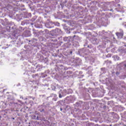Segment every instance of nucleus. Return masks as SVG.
Masks as SVG:
<instances>
[{
    "label": "nucleus",
    "mask_w": 126,
    "mask_h": 126,
    "mask_svg": "<svg viewBox=\"0 0 126 126\" xmlns=\"http://www.w3.org/2000/svg\"><path fill=\"white\" fill-rule=\"evenodd\" d=\"M116 35L119 39H122L124 36V32H116Z\"/></svg>",
    "instance_id": "f257e3e1"
},
{
    "label": "nucleus",
    "mask_w": 126,
    "mask_h": 126,
    "mask_svg": "<svg viewBox=\"0 0 126 126\" xmlns=\"http://www.w3.org/2000/svg\"><path fill=\"white\" fill-rule=\"evenodd\" d=\"M63 96H65V94L64 93L63 91L62 90L59 92V98H62Z\"/></svg>",
    "instance_id": "f03ea898"
},
{
    "label": "nucleus",
    "mask_w": 126,
    "mask_h": 126,
    "mask_svg": "<svg viewBox=\"0 0 126 126\" xmlns=\"http://www.w3.org/2000/svg\"><path fill=\"white\" fill-rule=\"evenodd\" d=\"M60 31H61V30H60L59 29H56L55 31V32L56 33V35H58L59 32H60Z\"/></svg>",
    "instance_id": "7ed1b4c3"
},
{
    "label": "nucleus",
    "mask_w": 126,
    "mask_h": 126,
    "mask_svg": "<svg viewBox=\"0 0 126 126\" xmlns=\"http://www.w3.org/2000/svg\"><path fill=\"white\" fill-rule=\"evenodd\" d=\"M113 58L115 61H119V60H120V57H119L118 56H113Z\"/></svg>",
    "instance_id": "20e7f679"
},
{
    "label": "nucleus",
    "mask_w": 126,
    "mask_h": 126,
    "mask_svg": "<svg viewBox=\"0 0 126 126\" xmlns=\"http://www.w3.org/2000/svg\"><path fill=\"white\" fill-rule=\"evenodd\" d=\"M63 92H64V94H65V95L66 94V90H63Z\"/></svg>",
    "instance_id": "39448f33"
},
{
    "label": "nucleus",
    "mask_w": 126,
    "mask_h": 126,
    "mask_svg": "<svg viewBox=\"0 0 126 126\" xmlns=\"http://www.w3.org/2000/svg\"><path fill=\"white\" fill-rule=\"evenodd\" d=\"M20 98H22V99H23V96H21Z\"/></svg>",
    "instance_id": "423d86ee"
},
{
    "label": "nucleus",
    "mask_w": 126,
    "mask_h": 126,
    "mask_svg": "<svg viewBox=\"0 0 126 126\" xmlns=\"http://www.w3.org/2000/svg\"><path fill=\"white\" fill-rule=\"evenodd\" d=\"M43 111H44V109H42V110L40 112H43Z\"/></svg>",
    "instance_id": "0eeeda50"
},
{
    "label": "nucleus",
    "mask_w": 126,
    "mask_h": 126,
    "mask_svg": "<svg viewBox=\"0 0 126 126\" xmlns=\"http://www.w3.org/2000/svg\"><path fill=\"white\" fill-rule=\"evenodd\" d=\"M61 111H63V109L62 108H61Z\"/></svg>",
    "instance_id": "6e6552de"
},
{
    "label": "nucleus",
    "mask_w": 126,
    "mask_h": 126,
    "mask_svg": "<svg viewBox=\"0 0 126 126\" xmlns=\"http://www.w3.org/2000/svg\"><path fill=\"white\" fill-rule=\"evenodd\" d=\"M74 37H75V35H74L73 37L74 38Z\"/></svg>",
    "instance_id": "1a4fd4ad"
},
{
    "label": "nucleus",
    "mask_w": 126,
    "mask_h": 126,
    "mask_svg": "<svg viewBox=\"0 0 126 126\" xmlns=\"http://www.w3.org/2000/svg\"><path fill=\"white\" fill-rule=\"evenodd\" d=\"M72 53V52H71V54Z\"/></svg>",
    "instance_id": "9d476101"
}]
</instances>
